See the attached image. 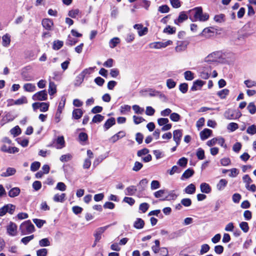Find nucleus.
I'll return each instance as SVG.
<instances>
[{"mask_svg":"<svg viewBox=\"0 0 256 256\" xmlns=\"http://www.w3.org/2000/svg\"><path fill=\"white\" fill-rule=\"evenodd\" d=\"M32 99L34 101H44L48 99V94L46 90H42L36 92L32 96Z\"/></svg>","mask_w":256,"mask_h":256,"instance_id":"7","label":"nucleus"},{"mask_svg":"<svg viewBox=\"0 0 256 256\" xmlns=\"http://www.w3.org/2000/svg\"><path fill=\"white\" fill-rule=\"evenodd\" d=\"M126 136V132L124 131H120L117 134H115L113 136H112L110 140L112 143H115L117 142L119 139L122 138Z\"/></svg>","mask_w":256,"mask_h":256,"instance_id":"14","label":"nucleus"},{"mask_svg":"<svg viewBox=\"0 0 256 256\" xmlns=\"http://www.w3.org/2000/svg\"><path fill=\"white\" fill-rule=\"evenodd\" d=\"M200 190L202 192L209 194L211 192V188L208 184L202 183L200 185Z\"/></svg>","mask_w":256,"mask_h":256,"instance_id":"24","label":"nucleus"},{"mask_svg":"<svg viewBox=\"0 0 256 256\" xmlns=\"http://www.w3.org/2000/svg\"><path fill=\"white\" fill-rule=\"evenodd\" d=\"M196 156L200 160H202L205 158V154L204 150L202 148H198L196 150Z\"/></svg>","mask_w":256,"mask_h":256,"instance_id":"37","label":"nucleus"},{"mask_svg":"<svg viewBox=\"0 0 256 256\" xmlns=\"http://www.w3.org/2000/svg\"><path fill=\"white\" fill-rule=\"evenodd\" d=\"M16 209V206L12 204H7L0 208V216H4L7 212L12 214Z\"/></svg>","mask_w":256,"mask_h":256,"instance_id":"4","label":"nucleus"},{"mask_svg":"<svg viewBox=\"0 0 256 256\" xmlns=\"http://www.w3.org/2000/svg\"><path fill=\"white\" fill-rule=\"evenodd\" d=\"M244 84L248 88L256 86V82L250 80H244Z\"/></svg>","mask_w":256,"mask_h":256,"instance_id":"61","label":"nucleus"},{"mask_svg":"<svg viewBox=\"0 0 256 256\" xmlns=\"http://www.w3.org/2000/svg\"><path fill=\"white\" fill-rule=\"evenodd\" d=\"M136 190L137 189L135 186H130L126 188L124 194L127 196H134L136 194Z\"/></svg>","mask_w":256,"mask_h":256,"instance_id":"21","label":"nucleus"},{"mask_svg":"<svg viewBox=\"0 0 256 256\" xmlns=\"http://www.w3.org/2000/svg\"><path fill=\"white\" fill-rule=\"evenodd\" d=\"M132 108L136 114H142L144 112V108H140L139 106L134 104Z\"/></svg>","mask_w":256,"mask_h":256,"instance_id":"55","label":"nucleus"},{"mask_svg":"<svg viewBox=\"0 0 256 256\" xmlns=\"http://www.w3.org/2000/svg\"><path fill=\"white\" fill-rule=\"evenodd\" d=\"M196 190V186L194 184H190L188 185L184 189V192L187 194H192L195 193Z\"/></svg>","mask_w":256,"mask_h":256,"instance_id":"23","label":"nucleus"},{"mask_svg":"<svg viewBox=\"0 0 256 256\" xmlns=\"http://www.w3.org/2000/svg\"><path fill=\"white\" fill-rule=\"evenodd\" d=\"M131 107L128 104H124L120 106V112L122 114H126L128 112H130Z\"/></svg>","mask_w":256,"mask_h":256,"instance_id":"46","label":"nucleus"},{"mask_svg":"<svg viewBox=\"0 0 256 256\" xmlns=\"http://www.w3.org/2000/svg\"><path fill=\"white\" fill-rule=\"evenodd\" d=\"M82 12L78 9L72 10L69 11L68 15L72 18H78L79 17H81Z\"/></svg>","mask_w":256,"mask_h":256,"instance_id":"19","label":"nucleus"},{"mask_svg":"<svg viewBox=\"0 0 256 256\" xmlns=\"http://www.w3.org/2000/svg\"><path fill=\"white\" fill-rule=\"evenodd\" d=\"M116 123V120L114 118H108L104 125V127L106 130L109 129L111 126H114Z\"/></svg>","mask_w":256,"mask_h":256,"instance_id":"29","label":"nucleus"},{"mask_svg":"<svg viewBox=\"0 0 256 256\" xmlns=\"http://www.w3.org/2000/svg\"><path fill=\"white\" fill-rule=\"evenodd\" d=\"M23 88L25 91L30 92H34L36 90V86L34 84L31 83L25 84L23 86Z\"/></svg>","mask_w":256,"mask_h":256,"instance_id":"22","label":"nucleus"},{"mask_svg":"<svg viewBox=\"0 0 256 256\" xmlns=\"http://www.w3.org/2000/svg\"><path fill=\"white\" fill-rule=\"evenodd\" d=\"M176 32V28L174 27H172L170 26H167L163 30L164 33L170 34H174Z\"/></svg>","mask_w":256,"mask_h":256,"instance_id":"48","label":"nucleus"},{"mask_svg":"<svg viewBox=\"0 0 256 256\" xmlns=\"http://www.w3.org/2000/svg\"><path fill=\"white\" fill-rule=\"evenodd\" d=\"M10 42V36L6 34L4 35L2 37V44L4 46H8Z\"/></svg>","mask_w":256,"mask_h":256,"instance_id":"30","label":"nucleus"},{"mask_svg":"<svg viewBox=\"0 0 256 256\" xmlns=\"http://www.w3.org/2000/svg\"><path fill=\"white\" fill-rule=\"evenodd\" d=\"M182 170L177 166H174L170 170H168V172L171 176L174 174L175 173H180Z\"/></svg>","mask_w":256,"mask_h":256,"instance_id":"42","label":"nucleus"},{"mask_svg":"<svg viewBox=\"0 0 256 256\" xmlns=\"http://www.w3.org/2000/svg\"><path fill=\"white\" fill-rule=\"evenodd\" d=\"M20 189L18 187L12 188L8 192V196L10 198L16 197L20 194Z\"/></svg>","mask_w":256,"mask_h":256,"instance_id":"28","label":"nucleus"},{"mask_svg":"<svg viewBox=\"0 0 256 256\" xmlns=\"http://www.w3.org/2000/svg\"><path fill=\"white\" fill-rule=\"evenodd\" d=\"M84 78L80 74L76 77L75 80L74 85L79 86L83 82Z\"/></svg>","mask_w":256,"mask_h":256,"instance_id":"60","label":"nucleus"},{"mask_svg":"<svg viewBox=\"0 0 256 256\" xmlns=\"http://www.w3.org/2000/svg\"><path fill=\"white\" fill-rule=\"evenodd\" d=\"M14 118V116H13L10 112H7L1 120V124L4 125L6 122L12 121Z\"/></svg>","mask_w":256,"mask_h":256,"instance_id":"20","label":"nucleus"},{"mask_svg":"<svg viewBox=\"0 0 256 256\" xmlns=\"http://www.w3.org/2000/svg\"><path fill=\"white\" fill-rule=\"evenodd\" d=\"M63 44L62 41L59 40H54L53 42L52 48L54 50H58L62 46Z\"/></svg>","mask_w":256,"mask_h":256,"instance_id":"43","label":"nucleus"},{"mask_svg":"<svg viewBox=\"0 0 256 256\" xmlns=\"http://www.w3.org/2000/svg\"><path fill=\"white\" fill-rule=\"evenodd\" d=\"M104 119V116L101 114H97L95 115L92 120V122L94 123H99L102 122Z\"/></svg>","mask_w":256,"mask_h":256,"instance_id":"52","label":"nucleus"},{"mask_svg":"<svg viewBox=\"0 0 256 256\" xmlns=\"http://www.w3.org/2000/svg\"><path fill=\"white\" fill-rule=\"evenodd\" d=\"M40 163L38 162H32L30 166V170L32 172L36 171L40 167Z\"/></svg>","mask_w":256,"mask_h":256,"instance_id":"64","label":"nucleus"},{"mask_svg":"<svg viewBox=\"0 0 256 256\" xmlns=\"http://www.w3.org/2000/svg\"><path fill=\"white\" fill-rule=\"evenodd\" d=\"M242 180L245 183L246 188L249 191L254 192L256 191V186L254 184L250 185L252 182V180L248 174H246L242 177Z\"/></svg>","mask_w":256,"mask_h":256,"instance_id":"5","label":"nucleus"},{"mask_svg":"<svg viewBox=\"0 0 256 256\" xmlns=\"http://www.w3.org/2000/svg\"><path fill=\"white\" fill-rule=\"evenodd\" d=\"M39 245L42 247L50 246V241L48 238H44L39 241Z\"/></svg>","mask_w":256,"mask_h":256,"instance_id":"40","label":"nucleus"},{"mask_svg":"<svg viewBox=\"0 0 256 256\" xmlns=\"http://www.w3.org/2000/svg\"><path fill=\"white\" fill-rule=\"evenodd\" d=\"M16 172V170L13 168H8L6 172H2L1 174L2 176L8 177L14 175Z\"/></svg>","mask_w":256,"mask_h":256,"instance_id":"27","label":"nucleus"},{"mask_svg":"<svg viewBox=\"0 0 256 256\" xmlns=\"http://www.w3.org/2000/svg\"><path fill=\"white\" fill-rule=\"evenodd\" d=\"M144 222L140 218H137L134 224V226L136 229H142L144 228Z\"/></svg>","mask_w":256,"mask_h":256,"instance_id":"25","label":"nucleus"},{"mask_svg":"<svg viewBox=\"0 0 256 256\" xmlns=\"http://www.w3.org/2000/svg\"><path fill=\"white\" fill-rule=\"evenodd\" d=\"M210 247L208 244H204L201 246L200 250V254L201 255L206 253L210 250Z\"/></svg>","mask_w":256,"mask_h":256,"instance_id":"63","label":"nucleus"},{"mask_svg":"<svg viewBox=\"0 0 256 256\" xmlns=\"http://www.w3.org/2000/svg\"><path fill=\"white\" fill-rule=\"evenodd\" d=\"M246 132L250 135L256 134V125L252 124L248 126L247 128Z\"/></svg>","mask_w":256,"mask_h":256,"instance_id":"50","label":"nucleus"},{"mask_svg":"<svg viewBox=\"0 0 256 256\" xmlns=\"http://www.w3.org/2000/svg\"><path fill=\"white\" fill-rule=\"evenodd\" d=\"M72 158V156L70 154H66L62 155L60 160L62 162H68Z\"/></svg>","mask_w":256,"mask_h":256,"instance_id":"39","label":"nucleus"},{"mask_svg":"<svg viewBox=\"0 0 256 256\" xmlns=\"http://www.w3.org/2000/svg\"><path fill=\"white\" fill-rule=\"evenodd\" d=\"M153 154L156 160H158L164 158L165 156L164 153L160 150H154Z\"/></svg>","mask_w":256,"mask_h":256,"instance_id":"49","label":"nucleus"},{"mask_svg":"<svg viewBox=\"0 0 256 256\" xmlns=\"http://www.w3.org/2000/svg\"><path fill=\"white\" fill-rule=\"evenodd\" d=\"M20 230L22 235H26L34 231V226L30 220H27L20 224Z\"/></svg>","mask_w":256,"mask_h":256,"instance_id":"2","label":"nucleus"},{"mask_svg":"<svg viewBox=\"0 0 256 256\" xmlns=\"http://www.w3.org/2000/svg\"><path fill=\"white\" fill-rule=\"evenodd\" d=\"M220 52H214L208 54L204 58V61L207 62H216L222 57Z\"/></svg>","mask_w":256,"mask_h":256,"instance_id":"6","label":"nucleus"},{"mask_svg":"<svg viewBox=\"0 0 256 256\" xmlns=\"http://www.w3.org/2000/svg\"><path fill=\"white\" fill-rule=\"evenodd\" d=\"M172 44V42L170 40H168L166 42H152L149 44V47L151 48L160 49L164 48Z\"/></svg>","mask_w":256,"mask_h":256,"instance_id":"3","label":"nucleus"},{"mask_svg":"<svg viewBox=\"0 0 256 256\" xmlns=\"http://www.w3.org/2000/svg\"><path fill=\"white\" fill-rule=\"evenodd\" d=\"M54 144L57 149H62L65 147V140L63 136H58L54 141Z\"/></svg>","mask_w":256,"mask_h":256,"instance_id":"9","label":"nucleus"},{"mask_svg":"<svg viewBox=\"0 0 256 256\" xmlns=\"http://www.w3.org/2000/svg\"><path fill=\"white\" fill-rule=\"evenodd\" d=\"M184 77L187 80H192L194 78V74L190 70L184 72Z\"/></svg>","mask_w":256,"mask_h":256,"instance_id":"44","label":"nucleus"},{"mask_svg":"<svg viewBox=\"0 0 256 256\" xmlns=\"http://www.w3.org/2000/svg\"><path fill=\"white\" fill-rule=\"evenodd\" d=\"M189 18L192 22H205L208 20L209 14L204 13L202 7H196L188 11Z\"/></svg>","mask_w":256,"mask_h":256,"instance_id":"1","label":"nucleus"},{"mask_svg":"<svg viewBox=\"0 0 256 256\" xmlns=\"http://www.w3.org/2000/svg\"><path fill=\"white\" fill-rule=\"evenodd\" d=\"M186 230L184 229H180L172 233L170 235V238H177L178 236H182Z\"/></svg>","mask_w":256,"mask_h":256,"instance_id":"38","label":"nucleus"},{"mask_svg":"<svg viewBox=\"0 0 256 256\" xmlns=\"http://www.w3.org/2000/svg\"><path fill=\"white\" fill-rule=\"evenodd\" d=\"M214 29L212 28H206L204 29L202 32L199 34L202 36L208 38L214 35Z\"/></svg>","mask_w":256,"mask_h":256,"instance_id":"11","label":"nucleus"},{"mask_svg":"<svg viewBox=\"0 0 256 256\" xmlns=\"http://www.w3.org/2000/svg\"><path fill=\"white\" fill-rule=\"evenodd\" d=\"M182 136V130H176L174 131L173 138L176 144V146H178L180 144Z\"/></svg>","mask_w":256,"mask_h":256,"instance_id":"10","label":"nucleus"},{"mask_svg":"<svg viewBox=\"0 0 256 256\" xmlns=\"http://www.w3.org/2000/svg\"><path fill=\"white\" fill-rule=\"evenodd\" d=\"M247 109L250 113L253 114L256 113V106L254 105V102H250L247 107Z\"/></svg>","mask_w":256,"mask_h":256,"instance_id":"58","label":"nucleus"},{"mask_svg":"<svg viewBox=\"0 0 256 256\" xmlns=\"http://www.w3.org/2000/svg\"><path fill=\"white\" fill-rule=\"evenodd\" d=\"M134 28L138 30V35L141 36L146 34L148 32V29L147 28H143L141 24H136L134 26Z\"/></svg>","mask_w":256,"mask_h":256,"instance_id":"13","label":"nucleus"},{"mask_svg":"<svg viewBox=\"0 0 256 256\" xmlns=\"http://www.w3.org/2000/svg\"><path fill=\"white\" fill-rule=\"evenodd\" d=\"M78 40L77 39L72 38V36H68L66 40V44L70 46L74 45Z\"/></svg>","mask_w":256,"mask_h":256,"instance_id":"41","label":"nucleus"},{"mask_svg":"<svg viewBox=\"0 0 256 256\" xmlns=\"http://www.w3.org/2000/svg\"><path fill=\"white\" fill-rule=\"evenodd\" d=\"M43 27L47 30H50L54 25L52 20L49 18H44L42 20Z\"/></svg>","mask_w":256,"mask_h":256,"instance_id":"17","label":"nucleus"},{"mask_svg":"<svg viewBox=\"0 0 256 256\" xmlns=\"http://www.w3.org/2000/svg\"><path fill=\"white\" fill-rule=\"evenodd\" d=\"M188 164V160L184 157H182L178 160L177 164L180 166L185 168Z\"/></svg>","mask_w":256,"mask_h":256,"instance_id":"57","label":"nucleus"},{"mask_svg":"<svg viewBox=\"0 0 256 256\" xmlns=\"http://www.w3.org/2000/svg\"><path fill=\"white\" fill-rule=\"evenodd\" d=\"M228 181L226 179H221L216 185L217 189L218 190H222L226 186Z\"/></svg>","mask_w":256,"mask_h":256,"instance_id":"35","label":"nucleus"},{"mask_svg":"<svg viewBox=\"0 0 256 256\" xmlns=\"http://www.w3.org/2000/svg\"><path fill=\"white\" fill-rule=\"evenodd\" d=\"M106 228L104 227H101L98 228L94 234V236L96 242H98L102 238V235L105 231Z\"/></svg>","mask_w":256,"mask_h":256,"instance_id":"15","label":"nucleus"},{"mask_svg":"<svg viewBox=\"0 0 256 256\" xmlns=\"http://www.w3.org/2000/svg\"><path fill=\"white\" fill-rule=\"evenodd\" d=\"M230 93V90L228 89L224 88L218 92L217 95L221 98V99H225L227 96Z\"/></svg>","mask_w":256,"mask_h":256,"instance_id":"32","label":"nucleus"},{"mask_svg":"<svg viewBox=\"0 0 256 256\" xmlns=\"http://www.w3.org/2000/svg\"><path fill=\"white\" fill-rule=\"evenodd\" d=\"M8 234L11 236H15L17 234V226L13 222H10L6 227Z\"/></svg>","mask_w":256,"mask_h":256,"instance_id":"8","label":"nucleus"},{"mask_svg":"<svg viewBox=\"0 0 256 256\" xmlns=\"http://www.w3.org/2000/svg\"><path fill=\"white\" fill-rule=\"evenodd\" d=\"M66 102V98H62L61 101L60 102L56 112H62V110L64 108Z\"/></svg>","mask_w":256,"mask_h":256,"instance_id":"59","label":"nucleus"},{"mask_svg":"<svg viewBox=\"0 0 256 256\" xmlns=\"http://www.w3.org/2000/svg\"><path fill=\"white\" fill-rule=\"evenodd\" d=\"M10 133L15 137L21 133V130L18 126H16L10 130Z\"/></svg>","mask_w":256,"mask_h":256,"instance_id":"56","label":"nucleus"},{"mask_svg":"<svg viewBox=\"0 0 256 256\" xmlns=\"http://www.w3.org/2000/svg\"><path fill=\"white\" fill-rule=\"evenodd\" d=\"M83 114L82 110L80 108L74 109L72 112V118L76 120L80 119Z\"/></svg>","mask_w":256,"mask_h":256,"instance_id":"26","label":"nucleus"},{"mask_svg":"<svg viewBox=\"0 0 256 256\" xmlns=\"http://www.w3.org/2000/svg\"><path fill=\"white\" fill-rule=\"evenodd\" d=\"M187 47V44L184 42H180L176 47L175 50L177 52H180L184 50Z\"/></svg>","mask_w":256,"mask_h":256,"instance_id":"31","label":"nucleus"},{"mask_svg":"<svg viewBox=\"0 0 256 256\" xmlns=\"http://www.w3.org/2000/svg\"><path fill=\"white\" fill-rule=\"evenodd\" d=\"M225 16L224 14H220L214 16V20L217 22H222L225 21Z\"/></svg>","mask_w":256,"mask_h":256,"instance_id":"54","label":"nucleus"},{"mask_svg":"<svg viewBox=\"0 0 256 256\" xmlns=\"http://www.w3.org/2000/svg\"><path fill=\"white\" fill-rule=\"evenodd\" d=\"M150 205L146 202H144L141 204L139 206L140 210L142 211V212H146L148 209Z\"/></svg>","mask_w":256,"mask_h":256,"instance_id":"62","label":"nucleus"},{"mask_svg":"<svg viewBox=\"0 0 256 256\" xmlns=\"http://www.w3.org/2000/svg\"><path fill=\"white\" fill-rule=\"evenodd\" d=\"M120 42V40L118 38H114L110 40V41L109 44L111 48H114Z\"/></svg>","mask_w":256,"mask_h":256,"instance_id":"45","label":"nucleus"},{"mask_svg":"<svg viewBox=\"0 0 256 256\" xmlns=\"http://www.w3.org/2000/svg\"><path fill=\"white\" fill-rule=\"evenodd\" d=\"M188 17V14H186L184 12H182L180 13L178 18L174 20V23L176 25H179L186 20Z\"/></svg>","mask_w":256,"mask_h":256,"instance_id":"12","label":"nucleus"},{"mask_svg":"<svg viewBox=\"0 0 256 256\" xmlns=\"http://www.w3.org/2000/svg\"><path fill=\"white\" fill-rule=\"evenodd\" d=\"M48 90L49 94L51 96L56 92V85L54 82H50Z\"/></svg>","mask_w":256,"mask_h":256,"instance_id":"36","label":"nucleus"},{"mask_svg":"<svg viewBox=\"0 0 256 256\" xmlns=\"http://www.w3.org/2000/svg\"><path fill=\"white\" fill-rule=\"evenodd\" d=\"M205 84V82L201 80H196L193 83V85L191 88L192 91H196L200 89L203 85Z\"/></svg>","mask_w":256,"mask_h":256,"instance_id":"18","label":"nucleus"},{"mask_svg":"<svg viewBox=\"0 0 256 256\" xmlns=\"http://www.w3.org/2000/svg\"><path fill=\"white\" fill-rule=\"evenodd\" d=\"M166 85L169 89H172L176 86V82L172 78H168L166 80Z\"/></svg>","mask_w":256,"mask_h":256,"instance_id":"51","label":"nucleus"},{"mask_svg":"<svg viewBox=\"0 0 256 256\" xmlns=\"http://www.w3.org/2000/svg\"><path fill=\"white\" fill-rule=\"evenodd\" d=\"M194 174V171L192 169L188 168L186 170L184 174H182L181 179L184 180V178L188 179L191 177Z\"/></svg>","mask_w":256,"mask_h":256,"instance_id":"34","label":"nucleus"},{"mask_svg":"<svg viewBox=\"0 0 256 256\" xmlns=\"http://www.w3.org/2000/svg\"><path fill=\"white\" fill-rule=\"evenodd\" d=\"M212 134V130L208 128H204L200 134V137L202 140H204L207 139Z\"/></svg>","mask_w":256,"mask_h":256,"instance_id":"16","label":"nucleus"},{"mask_svg":"<svg viewBox=\"0 0 256 256\" xmlns=\"http://www.w3.org/2000/svg\"><path fill=\"white\" fill-rule=\"evenodd\" d=\"M170 120L172 122H178L180 120V116L176 112H172L170 116Z\"/></svg>","mask_w":256,"mask_h":256,"instance_id":"47","label":"nucleus"},{"mask_svg":"<svg viewBox=\"0 0 256 256\" xmlns=\"http://www.w3.org/2000/svg\"><path fill=\"white\" fill-rule=\"evenodd\" d=\"M66 198V194L63 193L60 194H56L53 198V200L55 202H64Z\"/></svg>","mask_w":256,"mask_h":256,"instance_id":"33","label":"nucleus"},{"mask_svg":"<svg viewBox=\"0 0 256 256\" xmlns=\"http://www.w3.org/2000/svg\"><path fill=\"white\" fill-rule=\"evenodd\" d=\"M94 68L95 67L86 68L83 70L80 74L82 75L84 78H85L86 76L91 74L93 72Z\"/></svg>","mask_w":256,"mask_h":256,"instance_id":"53","label":"nucleus"}]
</instances>
